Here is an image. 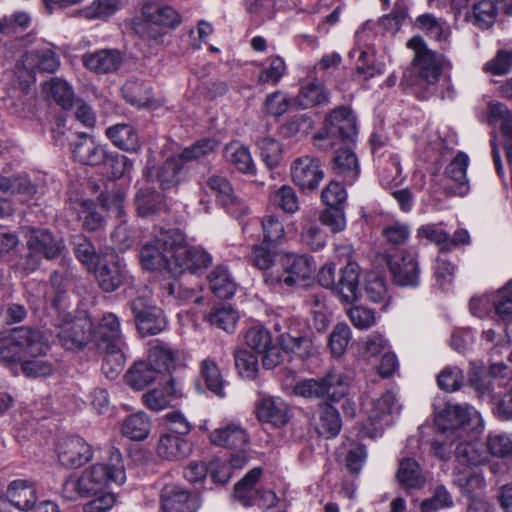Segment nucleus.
Wrapping results in <instances>:
<instances>
[{
    "label": "nucleus",
    "mask_w": 512,
    "mask_h": 512,
    "mask_svg": "<svg viewBox=\"0 0 512 512\" xmlns=\"http://www.w3.org/2000/svg\"><path fill=\"white\" fill-rule=\"evenodd\" d=\"M235 366L239 374L246 379H254L258 373V360L246 349L234 352Z\"/></svg>",
    "instance_id": "62"
},
{
    "label": "nucleus",
    "mask_w": 512,
    "mask_h": 512,
    "mask_svg": "<svg viewBox=\"0 0 512 512\" xmlns=\"http://www.w3.org/2000/svg\"><path fill=\"white\" fill-rule=\"evenodd\" d=\"M316 212L306 214L302 217V240L312 250H320L326 243V238L320 227L315 223Z\"/></svg>",
    "instance_id": "48"
},
{
    "label": "nucleus",
    "mask_w": 512,
    "mask_h": 512,
    "mask_svg": "<svg viewBox=\"0 0 512 512\" xmlns=\"http://www.w3.org/2000/svg\"><path fill=\"white\" fill-rule=\"evenodd\" d=\"M184 387L180 379L170 377L160 387L151 389L142 395L143 404L151 411L160 412L184 398Z\"/></svg>",
    "instance_id": "16"
},
{
    "label": "nucleus",
    "mask_w": 512,
    "mask_h": 512,
    "mask_svg": "<svg viewBox=\"0 0 512 512\" xmlns=\"http://www.w3.org/2000/svg\"><path fill=\"white\" fill-rule=\"evenodd\" d=\"M396 478L401 487L406 490L421 489L426 483L419 464L412 458H404L400 461Z\"/></svg>",
    "instance_id": "32"
},
{
    "label": "nucleus",
    "mask_w": 512,
    "mask_h": 512,
    "mask_svg": "<svg viewBox=\"0 0 512 512\" xmlns=\"http://www.w3.org/2000/svg\"><path fill=\"white\" fill-rule=\"evenodd\" d=\"M357 134L353 112L345 107H339L326 117L323 128L314 135V146L328 150L341 142H354Z\"/></svg>",
    "instance_id": "4"
},
{
    "label": "nucleus",
    "mask_w": 512,
    "mask_h": 512,
    "mask_svg": "<svg viewBox=\"0 0 512 512\" xmlns=\"http://www.w3.org/2000/svg\"><path fill=\"white\" fill-rule=\"evenodd\" d=\"M482 340L486 348L490 350L492 356L503 355L504 350L509 349L510 339L506 329H502L501 331L487 329L483 331Z\"/></svg>",
    "instance_id": "61"
},
{
    "label": "nucleus",
    "mask_w": 512,
    "mask_h": 512,
    "mask_svg": "<svg viewBox=\"0 0 512 512\" xmlns=\"http://www.w3.org/2000/svg\"><path fill=\"white\" fill-rule=\"evenodd\" d=\"M282 349L300 358L308 357L313 350L310 339L306 337H296L288 333H284L280 337Z\"/></svg>",
    "instance_id": "58"
},
{
    "label": "nucleus",
    "mask_w": 512,
    "mask_h": 512,
    "mask_svg": "<svg viewBox=\"0 0 512 512\" xmlns=\"http://www.w3.org/2000/svg\"><path fill=\"white\" fill-rule=\"evenodd\" d=\"M386 261L397 285L415 286L418 284L419 269L413 253L395 250L387 253Z\"/></svg>",
    "instance_id": "15"
},
{
    "label": "nucleus",
    "mask_w": 512,
    "mask_h": 512,
    "mask_svg": "<svg viewBox=\"0 0 512 512\" xmlns=\"http://www.w3.org/2000/svg\"><path fill=\"white\" fill-rule=\"evenodd\" d=\"M341 426L342 422L338 410L330 404L320 405L317 422L318 432L326 437H334L339 433Z\"/></svg>",
    "instance_id": "43"
},
{
    "label": "nucleus",
    "mask_w": 512,
    "mask_h": 512,
    "mask_svg": "<svg viewBox=\"0 0 512 512\" xmlns=\"http://www.w3.org/2000/svg\"><path fill=\"white\" fill-rule=\"evenodd\" d=\"M172 241L177 246L174 265L171 266L172 276L182 275L185 271L195 273L211 264L212 256L201 247L188 245L180 230L174 234Z\"/></svg>",
    "instance_id": "11"
},
{
    "label": "nucleus",
    "mask_w": 512,
    "mask_h": 512,
    "mask_svg": "<svg viewBox=\"0 0 512 512\" xmlns=\"http://www.w3.org/2000/svg\"><path fill=\"white\" fill-rule=\"evenodd\" d=\"M209 286L214 295L221 299L232 297L236 283L225 266H216L208 275Z\"/></svg>",
    "instance_id": "36"
},
{
    "label": "nucleus",
    "mask_w": 512,
    "mask_h": 512,
    "mask_svg": "<svg viewBox=\"0 0 512 512\" xmlns=\"http://www.w3.org/2000/svg\"><path fill=\"white\" fill-rule=\"evenodd\" d=\"M350 58H356V73L363 80H368L384 73L385 65L376 60L374 52L362 49H353Z\"/></svg>",
    "instance_id": "33"
},
{
    "label": "nucleus",
    "mask_w": 512,
    "mask_h": 512,
    "mask_svg": "<svg viewBox=\"0 0 512 512\" xmlns=\"http://www.w3.org/2000/svg\"><path fill=\"white\" fill-rule=\"evenodd\" d=\"M103 205L117 218H121V222L112 232L111 238L113 243L120 251H126L128 248V226L124 220L125 194L114 193L105 199Z\"/></svg>",
    "instance_id": "25"
},
{
    "label": "nucleus",
    "mask_w": 512,
    "mask_h": 512,
    "mask_svg": "<svg viewBox=\"0 0 512 512\" xmlns=\"http://www.w3.org/2000/svg\"><path fill=\"white\" fill-rule=\"evenodd\" d=\"M435 425L447 438L466 439L482 426L481 415L468 404H447L436 416Z\"/></svg>",
    "instance_id": "5"
},
{
    "label": "nucleus",
    "mask_w": 512,
    "mask_h": 512,
    "mask_svg": "<svg viewBox=\"0 0 512 512\" xmlns=\"http://www.w3.org/2000/svg\"><path fill=\"white\" fill-rule=\"evenodd\" d=\"M126 481V469L121 452L112 448L106 464L96 463L85 468L78 477L68 479L64 493L75 492L79 497L89 498L105 491L111 484L122 485Z\"/></svg>",
    "instance_id": "1"
},
{
    "label": "nucleus",
    "mask_w": 512,
    "mask_h": 512,
    "mask_svg": "<svg viewBox=\"0 0 512 512\" xmlns=\"http://www.w3.org/2000/svg\"><path fill=\"white\" fill-rule=\"evenodd\" d=\"M415 26L425 32L428 36L438 41H445L449 37L450 27L442 19L432 14H422L415 20Z\"/></svg>",
    "instance_id": "45"
},
{
    "label": "nucleus",
    "mask_w": 512,
    "mask_h": 512,
    "mask_svg": "<svg viewBox=\"0 0 512 512\" xmlns=\"http://www.w3.org/2000/svg\"><path fill=\"white\" fill-rule=\"evenodd\" d=\"M399 409L396 395L391 391L383 393L378 399L373 401L363 433L367 437L380 435L383 430L381 421L384 417L399 412Z\"/></svg>",
    "instance_id": "20"
},
{
    "label": "nucleus",
    "mask_w": 512,
    "mask_h": 512,
    "mask_svg": "<svg viewBox=\"0 0 512 512\" xmlns=\"http://www.w3.org/2000/svg\"><path fill=\"white\" fill-rule=\"evenodd\" d=\"M224 157L239 172L244 174L255 173L256 168L250 150L244 144L238 141L230 142L224 148Z\"/></svg>",
    "instance_id": "31"
},
{
    "label": "nucleus",
    "mask_w": 512,
    "mask_h": 512,
    "mask_svg": "<svg viewBox=\"0 0 512 512\" xmlns=\"http://www.w3.org/2000/svg\"><path fill=\"white\" fill-rule=\"evenodd\" d=\"M288 405L279 397L262 399L257 405V417L261 422L283 426L288 422Z\"/></svg>",
    "instance_id": "28"
},
{
    "label": "nucleus",
    "mask_w": 512,
    "mask_h": 512,
    "mask_svg": "<svg viewBox=\"0 0 512 512\" xmlns=\"http://www.w3.org/2000/svg\"><path fill=\"white\" fill-rule=\"evenodd\" d=\"M461 440L455 449V469L458 474L463 475V479L459 481H465L468 484L472 479L470 468L482 464L486 460V456L480 450L478 442Z\"/></svg>",
    "instance_id": "21"
},
{
    "label": "nucleus",
    "mask_w": 512,
    "mask_h": 512,
    "mask_svg": "<svg viewBox=\"0 0 512 512\" xmlns=\"http://www.w3.org/2000/svg\"><path fill=\"white\" fill-rule=\"evenodd\" d=\"M76 160L86 165H98L104 160V151L86 136L73 149Z\"/></svg>",
    "instance_id": "46"
},
{
    "label": "nucleus",
    "mask_w": 512,
    "mask_h": 512,
    "mask_svg": "<svg viewBox=\"0 0 512 512\" xmlns=\"http://www.w3.org/2000/svg\"><path fill=\"white\" fill-rule=\"evenodd\" d=\"M271 203L288 214L299 210V200L295 190L289 185H282L270 194Z\"/></svg>",
    "instance_id": "53"
},
{
    "label": "nucleus",
    "mask_w": 512,
    "mask_h": 512,
    "mask_svg": "<svg viewBox=\"0 0 512 512\" xmlns=\"http://www.w3.org/2000/svg\"><path fill=\"white\" fill-rule=\"evenodd\" d=\"M407 47L413 51L414 57L410 69L403 75V81L418 88L436 86L442 74L444 58L430 50L420 36L409 39Z\"/></svg>",
    "instance_id": "3"
},
{
    "label": "nucleus",
    "mask_w": 512,
    "mask_h": 512,
    "mask_svg": "<svg viewBox=\"0 0 512 512\" xmlns=\"http://www.w3.org/2000/svg\"><path fill=\"white\" fill-rule=\"evenodd\" d=\"M180 22V15L172 7L158 2H146L141 8V19L134 22V30L143 38L158 41L163 36L160 29L175 28Z\"/></svg>",
    "instance_id": "6"
},
{
    "label": "nucleus",
    "mask_w": 512,
    "mask_h": 512,
    "mask_svg": "<svg viewBox=\"0 0 512 512\" xmlns=\"http://www.w3.org/2000/svg\"><path fill=\"white\" fill-rule=\"evenodd\" d=\"M22 373L28 378L50 376L54 370L53 364L42 356L28 357L20 365Z\"/></svg>",
    "instance_id": "60"
},
{
    "label": "nucleus",
    "mask_w": 512,
    "mask_h": 512,
    "mask_svg": "<svg viewBox=\"0 0 512 512\" xmlns=\"http://www.w3.org/2000/svg\"><path fill=\"white\" fill-rule=\"evenodd\" d=\"M199 185L204 192L208 193L210 191L213 193L222 205L227 207L229 212L235 213L236 211L233 207L241 206V202L235 195L234 189L225 177L219 175L202 177L199 180Z\"/></svg>",
    "instance_id": "24"
},
{
    "label": "nucleus",
    "mask_w": 512,
    "mask_h": 512,
    "mask_svg": "<svg viewBox=\"0 0 512 512\" xmlns=\"http://www.w3.org/2000/svg\"><path fill=\"white\" fill-rule=\"evenodd\" d=\"M43 90L49 98H52L59 106L67 110L73 106L75 94L72 86L61 78H52L43 86Z\"/></svg>",
    "instance_id": "38"
},
{
    "label": "nucleus",
    "mask_w": 512,
    "mask_h": 512,
    "mask_svg": "<svg viewBox=\"0 0 512 512\" xmlns=\"http://www.w3.org/2000/svg\"><path fill=\"white\" fill-rule=\"evenodd\" d=\"M7 497L14 507L22 511L30 510L37 501L36 489L23 479L14 480L9 484Z\"/></svg>",
    "instance_id": "29"
},
{
    "label": "nucleus",
    "mask_w": 512,
    "mask_h": 512,
    "mask_svg": "<svg viewBox=\"0 0 512 512\" xmlns=\"http://www.w3.org/2000/svg\"><path fill=\"white\" fill-rule=\"evenodd\" d=\"M333 171L352 184L360 173L358 159L354 152L348 148L339 149L333 159Z\"/></svg>",
    "instance_id": "35"
},
{
    "label": "nucleus",
    "mask_w": 512,
    "mask_h": 512,
    "mask_svg": "<svg viewBox=\"0 0 512 512\" xmlns=\"http://www.w3.org/2000/svg\"><path fill=\"white\" fill-rule=\"evenodd\" d=\"M359 273L355 264H347L334 289L343 302L351 303L358 298Z\"/></svg>",
    "instance_id": "30"
},
{
    "label": "nucleus",
    "mask_w": 512,
    "mask_h": 512,
    "mask_svg": "<svg viewBox=\"0 0 512 512\" xmlns=\"http://www.w3.org/2000/svg\"><path fill=\"white\" fill-rule=\"evenodd\" d=\"M491 302L501 321H512V279L491 296Z\"/></svg>",
    "instance_id": "50"
},
{
    "label": "nucleus",
    "mask_w": 512,
    "mask_h": 512,
    "mask_svg": "<svg viewBox=\"0 0 512 512\" xmlns=\"http://www.w3.org/2000/svg\"><path fill=\"white\" fill-rule=\"evenodd\" d=\"M280 262L283 269L282 274L266 277V283L270 285L283 283L288 287L301 286L313 276L316 270L313 258L306 254L285 252L282 254Z\"/></svg>",
    "instance_id": "10"
},
{
    "label": "nucleus",
    "mask_w": 512,
    "mask_h": 512,
    "mask_svg": "<svg viewBox=\"0 0 512 512\" xmlns=\"http://www.w3.org/2000/svg\"><path fill=\"white\" fill-rule=\"evenodd\" d=\"M268 245L262 242L261 244L253 245L251 248V262L256 268L263 271L265 281L266 277H272L267 272L273 267L276 257L275 252Z\"/></svg>",
    "instance_id": "57"
},
{
    "label": "nucleus",
    "mask_w": 512,
    "mask_h": 512,
    "mask_svg": "<svg viewBox=\"0 0 512 512\" xmlns=\"http://www.w3.org/2000/svg\"><path fill=\"white\" fill-rule=\"evenodd\" d=\"M92 321L86 315L63 320L57 327L56 333L61 344L69 349H81L91 337Z\"/></svg>",
    "instance_id": "14"
},
{
    "label": "nucleus",
    "mask_w": 512,
    "mask_h": 512,
    "mask_svg": "<svg viewBox=\"0 0 512 512\" xmlns=\"http://www.w3.org/2000/svg\"><path fill=\"white\" fill-rule=\"evenodd\" d=\"M257 147L263 162L269 167L279 164L282 156L281 144L271 137H263L257 141Z\"/></svg>",
    "instance_id": "59"
},
{
    "label": "nucleus",
    "mask_w": 512,
    "mask_h": 512,
    "mask_svg": "<svg viewBox=\"0 0 512 512\" xmlns=\"http://www.w3.org/2000/svg\"><path fill=\"white\" fill-rule=\"evenodd\" d=\"M161 508L163 512H195L196 506L190 499V493L178 485H166L161 490Z\"/></svg>",
    "instance_id": "27"
},
{
    "label": "nucleus",
    "mask_w": 512,
    "mask_h": 512,
    "mask_svg": "<svg viewBox=\"0 0 512 512\" xmlns=\"http://www.w3.org/2000/svg\"><path fill=\"white\" fill-rule=\"evenodd\" d=\"M134 322L141 337L154 336L167 327V319L161 308L152 305L146 298L136 299L132 304Z\"/></svg>",
    "instance_id": "13"
},
{
    "label": "nucleus",
    "mask_w": 512,
    "mask_h": 512,
    "mask_svg": "<svg viewBox=\"0 0 512 512\" xmlns=\"http://www.w3.org/2000/svg\"><path fill=\"white\" fill-rule=\"evenodd\" d=\"M93 270L100 287L106 292L114 291L122 283V273L114 260H102Z\"/></svg>",
    "instance_id": "37"
},
{
    "label": "nucleus",
    "mask_w": 512,
    "mask_h": 512,
    "mask_svg": "<svg viewBox=\"0 0 512 512\" xmlns=\"http://www.w3.org/2000/svg\"><path fill=\"white\" fill-rule=\"evenodd\" d=\"M119 8V0H94L90 5L77 10L73 17L86 20L105 19L113 15Z\"/></svg>",
    "instance_id": "44"
},
{
    "label": "nucleus",
    "mask_w": 512,
    "mask_h": 512,
    "mask_svg": "<svg viewBox=\"0 0 512 512\" xmlns=\"http://www.w3.org/2000/svg\"><path fill=\"white\" fill-rule=\"evenodd\" d=\"M326 99L327 92L324 86L319 81L314 80L301 88L296 101L301 108L307 109L321 104Z\"/></svg>",
    "instance_id": "52"
},
{
    "label": "nucleus",
    "mask_w": 512,
    "mask_h": 512,
    "mask_svg": "<svg viewBox=\"0 0 512 512\" xmlns=\"http://www.w3.org/2000/svg\"><path fill=\"white\" fill-rule=\"evenodd\" d=\"M262 468L255 467L249 470L246 475L235 485L234 498L243 506L250 507L254 505L253 496L255 494L254 485L262 475Z\"/></svg>",
    "instance_id": "42"
},
{
    "label": "nucleus",
    "mask_w": 512,
    "mask_h": 512,
    "mask_svg": "<svg viewBox=\"0 0 512 512\" xmlns=\"http://www.w3.org/2000/svg\"><path fill=\"white\" fill-rule=\"evenodd\" d=\"M59 463L66 468H79L93 458V450L83 438L74 436L62 439L57 446Z\"/></svg>",
    "instance_id": "18"
},
{
    "label": "nucleus",
    "mask_w": 512,
    "mask_h": 512,
    "mask_svg": "<svg viewBox=\"0 0 512 512\" xmlns=\"http://www.w3.org/2000/svg\"><path fill=\"white\" fill-rule=\"evenodd\" d=\"M209 440L216 446L237 449L249 445V437L245 429L238 423H229L225 427L214 429Z\"/></svg>",
    "instance_id": "26"
},
{
    "label": "nucleus",
    "mask_w": 512,
    "mask_h": 512,
    "mask_svg": "<svg viewBox=\"0 0 512 512\" xmlns=\"http://www.w3.org/2000/svg\"><path fill=\"white\" fill-rule=\"evenodd\" d=\"M119 336L120 324L113 314L104 315L97 327L91 330V338L100 349L105 348L106 344H118Z\"/></svg>",
    "instance_id": "34"
},
{
    "label": "nucleus",
    "mask_w": 512,
    "mask_h": 512,
    "mask_svg": "<svg viewBox=\"0 0 512 512\" xmlns=\"http://www.w3.org/2000/svg\"><path fill=\"white\" fill-rule=\"evenodd\" d=\"M293 182L302 190H314L324 178L320 162L312 156L296 158L290 167Z\"/></svg>",
    "instance_id": "19"
},
{
    "label": "nucleus",
    "mask_w": 512,
    "mask_h": 512,
    "mask_svg": "<svg viewBox=\"0 0 512 512\" xmlns=\"http://www.w3.org/2000/svg\"><path fill=\"white\" fill-rule=\"evenodd\" d=\"M178 229L160 230L154 242L146 243L140 251V262L146 270L167 272L172 275L174 251L177 246L172 241Z\"/></svg>",
    "instance_id": "8"
},
{
    "label": "nucleus",
    "mask_w": 512,
    "mask_h": 512,
    "mask_svg": "<svg viewBox=\"0 0 512 512\" xmlns=\"http://www.w3.org/2000/svg\"><path fill=\"white\" fill-rule=\"evenodd\" d=\"M497 16V8L491 0H481L473 6L472 13L468 15V20L481 29L490 28Z\"/></svg>",
    "instance_id": "47"
},
{
    "label": "nucleus",
    "mask_w": 512,
    "mask_h": 512,
    "mask_svg": "<svg viewBox=\"0 0 512 512\" xmlns=\"http://www.w3.org/2000/svg\"><path fill=\"white\" fill-rule=\"evenodd\" d=\"M157 378V370L150 363L145 361H135L130 368V386L141 390L153 383Z\"/></svg>",
    "instance_id": "55"
},
{
    "label": "nucleus",
    "mask_w": 512,
    "mask_h": 512,
    "mask_svg": "<svg viewBox=\"0 0 512 512\" xmlns=\"http://www.w3.org/2000/svg\"><path fill=\"white\" fill-rule=\"evenodd\" d=\"M262 238L265 244H277L285 237L281 216L270 213L261 218Z\"/></svg>",
    "instance_id": "51"
},
{
    "label": "nucleus",
    "mask_w": 512,
    "mask_h": 512,
    "mask_svg": "<svg viewBox=\"0 0 512 512\" xmlns=\"http://www.w3.org/2000/svg\"><path fill=\"white\" fill-rule=\"evenodd\" d=\"M184 162L179 155L169 157L157 171V179L163 189L178 185L183 179Z\"/></svg>",
    "instance_id": "39"
},
{
    "label": "nucleus",
    "mask_w": 512,
    "mask_h": 512,
    "mask_svg": "<svg viewBox=\"0 0 512 512\" xmlns=\"http://www.w3.org/2000/svg\"><path fill=\"white\" fill-rule=\"evenodd\" d=\"M191 452V443L180 435L169 431L160 433L156 444V453L162 460L179 462L186 459Z\"/></svg>",
    "instance_id": "22"
},
{
    "label": "nucleus",
    "mask_w": 512,
    "mask_h": 512,
    "mask_svg": "<svg viewBox=\"0 0 512 512\" xmlns=\"http://www.w3.org/2000/svg\"><path fill=\"white\" fill-rule=\"evenodd\" d=\"M247 346L261 355L265 369H274L283 361L281 348L272 333L263 326H254L245 333Z\"/></svg>",
    "instance_id": "12"
},
{
    "label": "nucleus",
    "mask_w": 512,
    "mask_h": 512,
    "mask_svg": "<svg viewBox=\"0 0 512 512\" xmlns=\"http://www.w3.org/2000/svg\"><path fill=\"white\" fill-rule=\"evenodd\" d=\"M177 352L168 344L156 341L148 350L149 362L157 371L169 372L175 367Z\"/></svg>",
    "instance_id": "40"
},
{
    "label": "nucleus",
    "mask_w": 512,
    "mask_h": 512,
    "mask_svg": "<svg viewBox=\"0 0 512 512\" xmlns=\"http://www.w3.org/2000/svg\"><path fill=\"white\" fill-rule=\"evenodd\" d=\"M135 205L140 216L146 217L165 208V200L161 193L148 187L140 189L135 198Z\"/></svg>",
    "instance_id": "41"
},
{
    "label": "nucleus",
    "mask_w": 512,
    "mask_h": 512,
    "mask_svg": "<svg viewBox=\"0 0 512 512\" xmlns=\"http://www.w3.org/2000/svg\"><path fill=\"white\" fill-rule=\"evenodd\" d=\"M463 371L457 366H448L440 371L437 383L440 389L447 392H454L461 388L464 382Z\"/></svg>",
    "instance_id": "63"
},
{
    "label": "nucleus",
    "mask_w": 512,
    "mask_h": 512,
    "mask_svg": "<svg viewBox=\"0 0 512 512\" xmlns=\"http://www.w3.org/2000/svg\"><path fill=\"white\" fill-rule=\"evenodd\" d=\"M351 334V329L346 323H338L334 326L328 339V346L334 357H341L345 353Z\"/></svg>",
    "instance_id": "56"
},
{
    "label": "nucleus",
    "mask_w": 512,
    "mask_h": 512,
    "mask_svg": "<svg viewBox=\"0 0 512 512\" xmlns=\"http://www.w3.org/2000/svg\"><path fill=\"white\" fill-rule=\"evenodd\" d=\"M49 343L43 333L28 327H18L0 338V364L13 372L28 357L44 356Z\"/></svg>",
    "instance_id": "2"
},
{
    "label": "nucleus",
    "mask_w": 512,
    "mask_h": 512,
    "mask_svg": "<svg viewBox=\"0 0 512 512\" xmlns=\"http://www.w3.org/2000/svg\"><path fill=\"white\" fill-rule=\"evenodd\" d=\"M25 239L29 251H35L48 260L59 257L65 249L64 240L45 228H26Z\"/></svg>",
    "instance_id": "17"
},
{
    "label": "nucleus",
    "mask_w": 512,
    "mask_h": 512,
    "mask_svg": "<svg viewBox=\"0 0 512 512\" xmlns=\"http://www.w3.org/2000/svg\"><path fill=\"white\" fill-rule=\"evenodd\" d=\"M59 67V55L45 47L25 53L17 64L16 75L22 89H27L35 82L37 72L54 73Z\"/></svg>",
    "instance_id": "9"
},
{
    "label": "nucleus",
    "mask_w": 512,
    "mask_h": 512,
    "mask_svg": "<svg viewBox=\"0 0 512 512\" xmlns=\"http://www.w3.org/2000/svg\"><path fill=\"white\" fill-rule=\"evenodd\" d=\"M102 370L107 378L115 379L123 371L125 356L117 343L106 344Z\"/></svg>",
    "instance_id": "49"
},
{
    "label": "nucleus",
    "mask_w": 512,
    "mask_h": 512,
    "mask_svg": "<svg viewBox=\"0 0 512 512\" xmlns=\"http://www.w3.org/2000/svg\"><path fill=\"white\" fill-rule=\"evenodd\" d=\"M347 316L356 329L367 330L377 323L375 312L372 309L357 305L347 310Z\"/></svg>",
    "instance_id": "64"
},
{
    "label": "nucleus",
    "mask_w": 512,
    "mask_h": 512,
    "mask_svg": "<svg viewBox=\"0 0 512 512\" xmlns=\"http://www.w3.org/2000/svg\"><path fill=\"white\" fill-rule=\"evenodd\" d=\"M351 383L350 375L331 371L321 379H307L297 383L294 393L307 398H324L336 402L349 394Z\"/></svg>",
    "instance_id": "7"
},
{
    "label": "nucleus",
    "mask_w": 512,
    "mask_h": 512,
    "mask_svg": "<svg viewBox=\"0 0 512 512\" xmlns=\"http://www.w3.org/2000/svg\"><path fill=\"white\" fill-rule=\"evenodd\" d=\"M123 62L124 55L117 49H101L82 57V63L88 70L102 74L117 70Z\"/></svg>",
    "instance_id": "23"
},
{
    "label": "nucleus",
    "mask_w": 512,
    "mask_h": 512,
    "mask_svg": "<svg viewBox=\"0 0 512 512\" xmlns=\"http://www.w3.org/2000/svg\"><path fill=\"white\" fill-rule=\"evenodd\" d=\"M208 322L228 333L234 331L238 321L237 312L230 306L220 305L207 315Z\"/></svg>",
    "instance_id": "54"
}]
</instances>
